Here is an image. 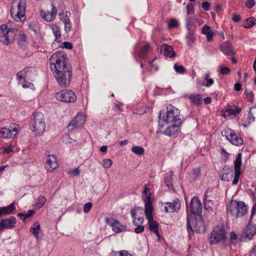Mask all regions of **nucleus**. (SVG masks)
<instances>
[{
  "instance_id": "1",
  "label": "nucleus",
  "mask_w": 256,
  "mask_h": 256,
  "mask_svg": "<svg viewBox=\"0 0 256 256\" xmlns=\"http://www.w3.org/2000/svg\"><path fill=\"white\" fill-rule=\"evenodd\" d=\"M50 68L58 85L68 87L72 77V68L66 56L62 52H56L49 59Z\"/></svg>"
},
{
  "instance_id": "2",
  "label": "nucleus",
  "mask_w": 256,
  "mask_h": 256,
  "mask_svg": "<svg viewBox=\"0 0 256 256\" xmlns=\"http://www.w3.org/2000/svg\"><path fill=\"white\" fill-rule=\"evenodd\" d=\"M26 6V0H13L10 8V14L16 22L26 18L25 14Z\"/></svg>"
},
{
  "instance_id": "3",
  "label": "nucleus",
  "mask_w": 256,
  "mask_h": 256,
  "mask_svg": "<svg viewBox=\"0 0 256 256\" xmlns=\"http://www.w3.org/2000/svg\"><path fill=\"white\" fill-rule=\"evenodd\" d=\"M248 208L244 202L232 200L227 209V212L236 218H242L247 214Z\"/></svg>"
},
{
  "instance_id": "4",
  "label": "nucleus",
  "mask_w": 256,
  "mask_h": 256,
  "mask_svg": "<svg viewBox=\"0 0 256 256\" xmlns=\"http://www.w3.org/2000/svg\"><path fill=\"white\" fill-rule=\"evenodd\" d=\"M180 114V112L178 108L172 105H169L167 107V112L166 114L164 112V115H162V111H160L159 123H160V120H162L166 123L172 122L176 124H181V119L178 118Z\"/></svg>"
},
{
  "instance_id": "5",
  "label": "nucleus",
  "mask_w": 256,
  "mask_h": 256,
  "mask_svg": "<svg viewBox=\"0 0 256 256\" xmlns=\"http://www.w3.org/2000/svg\"><path fill=\"white\" fill-rule=\"evenodd\" d=\"M30 125L32 130L36 135L41 136L44 133L46 128V123L43 114L40 112H34Z\"/></svg>"
},
{
  "instance_id": "6",
  "label": "nucleus",
  "mask_w": 256,
  "mask_h": 256,
  "mask_svg": "<svg viewBox=\"0 0 256 256\" xmlns=\"http://www.w3.org/2000/svg\"><path fill=\"white\" fill-rule=\"evenodd\" d=\"M226 230L223 226H217L210 232L208 241L211 245L216 244L226 240Z\"/></svg>"
},
{
  "instance_id": "7",
  "label": "nucleus",
  "mask_w": 256,
  "mask_h": 256,
  "mask_svg": "<svg viewBox=\"0 0 256 256\" xmlns=\"http://www.w3.org/2000/svg\"><path fill=\"white\" fill-rule=\"evenodd\" d=\"M14 36V29L8 28L6 24L0 26V42L8 45Z\"/></svg>"
},
{
  "instance_id": "8",
  "label": "nucleus",
  "mask_w": 256,
  "mask_h": 256,
  "mask_svg": "<svg viewBox=\"0 0 256 256\" xmlns=\"http://www.w3.org/2000/svg\"><path fill=\"white\" fill-rule=\"evenodd\" d=\"M56 98L58 100L64 102H73L76 100L75 93L72 90H63L56 94Z\"/></svg>"
},
{
  "instance_id": "9",
  "label": "nucleus",
  "mask_w": 256,
  "mask_h": 256,
  "mask_svg": "<svg viewBox=\"0 0 256 256\" xmlns=\"http://www.w3.org/2000/svg\"><path fill=\"white\" fill-rule=\"evenodd\" d=\"M222 136H225L226 138L234 145L238 146L242 145L244 143L243 139L235 132L234 130L230 128L222 132Z\"/></svg>"
},
{
  "instance_id": "10",
  "label": "nucleus",
  "mask_w": 256,
  "mask_h": 256,
  "mask_svg": "<svg viewBox=\"0 0 256 256\" xmlns=\"http://www.w3.org/2000/svg\"><path fill=\"white\" fill-rule=\"evenodd\" d=\"M18 124H12L8 128L4 127L0 129V136L4 138H10L18 134Z\"/></svg>"
},
{
  "instance_id": "11",
  "label": "nucleus",
  "mask_w": 256,
  "mask_h": 256,
  "mask_svg": "<svg viewBox=\"0 0 256 256\" xmlns=\"http://www.w3.org/2000/svg\"><path fill=\"white\" fill-rule=\"evenodd\" d=\"M86 121L85 116L82 114H78L68 126L70 131L72 132L83 126Z\"/></svg>"
},
{
  "instance_id": "12",
  "label": "nucleus",
  "mask_w": 256,
  "mask_h": 256,
  "mask_svg": "<svg viewBox=\"0 0 256 256\" xmlns=\"http://www.w3.org/2000/svg\"><path fill=\"white\" fill-rule=\"evenodd\" d=\"M36 74V70L34 68L28 67L18 72L16 74V78L20 80L22 79L32 80V78Z\"/></svg>"
},
{
  "instance_id": "13",
  "label": "nucleus",
  "mask_w": 256,
  "mask_h": 256,
  "mask_svg": "<svg viewBox=\"0 0 256 256\" xmlns=\"http://www.w3.org/2000/svg\"><path fill=\"white\" fill-rule=\"evenodd\" d=\"M202 206L200 200L194 197L191 200L190 204V211L192 214L196 216H202Z\"/></svg>"
},
{
  "instance_id": "14",
  "label": "nucleus",
  "mask_w": 256,
  "mask_h": 256,
  "mask_svg": "<svg viewBox=\"0 0 256 256\" xmlns=\"http://www.w3.org/2000/svg\"><path fill=\"white\" fill-rule=\"evenodd\" d=\"M234 175L232 180V184L236 185L238 184L240 176L241 174L242 166V154L238 153L234 161Z\"/></svg>"
},
{
  "instance_id": "15",
  "label": "nucleus",
  "mask_w": 256,
  "mask_h": 256,
  "mask_svg": "<svg viewBox=\"0 0 256 256\" xmlns=\"http://www.w3.org/2000/svg\"><path fill=\"white\" fill-rule=\"evenodd\" d=\"M52 8L50 11L46 12L40 10V14L41 16L46 22H50L54 20L57 14V9L54 4H51Z\"/></svg>"
},
{
  "instance_id": "16",
  "label": "nucleus",
  "mask_w": 256,
  "mask_h": 256,
  "mask_svg": "<svg viewBox=\"0 0 256 256\" xmlns=\"http://www.w3.org/2000/svg\"><path fill=\"white\" fill-rule=\"evenodd\" d=\"M251 221L249 220L248 224L242 232V237L250 240L256 234V224H251Z\"/></svg>"
},
{
  "instance_id": "17",
  "label": "nucleus",
  "mask_w": 256,
  "mask_h": 256,
  "mask_svg": "<svg viewBox=\"0 0 256 256\" xmlns=\"http://www.w3.org/2000/svg\"><path fill=\"white\" fill-rule=\"evenodd\" d=\"M16 222V218L12 216L8 218L2 219L0 221V230L4 229H10L14 227Z\"/></svg>"
},
{
  "instance_id": "18",
  "label": "nucleus",
  "mask_w": 256,
  "mask_h": 256,
  "mask_svg": "<svg viewBox=\"0 0 256 256\" xmlns=\"http://www.w3.org/2000/svg\"><path fill=\"white\" fill-rule=\"evenodd\" d=\"M164 204V211L166 212H174L178 210L180 207L178 199L174 200L172 202H166Z\"/></svg>"
},
{
  "instance_id": "19",
  "label": "nucleus",
  "mask_w": 256,
  "mask_h": 256,
  "mask_svg": "<svg viewBox=\"0 0 256 256\" xmlns=\"http://www.w3.org/2000/svg\"><path fill=\"white\" fill-rule=\"evenodd\" d=\"M233 174V170L232 168L225 166L220 172V179L224 181L229 182L232 179Z\"/></svg>"
},
{
  "instance_id": "20",
  "label": "nucleus",
  "mask_w": 256,
  "mask_h": 256,
  "mask_svg": "<svg viewBox=\"0 0 256 256\" xmlns=\"http://www.w3.org/2000/svg\"><path fill=\"white\" fill-rule=\"evenodd\" d=\"M58 166L56 157L54 155L48 154L46 162V167L47 170L52 172Z\"/></svg>"
},
{
  "instance_id": "21",
  "label": "nucleus",
  "mask_w": 256,
  "mask_h": 256,
  "mask_svg": "<svg viewBox=\"0 0 256 256\" xmlns=\"http://www.w3.org/2000/svg\"><path fill=\"white\" fill-rule=\"evenodd\" d=\"M161 52L166 57L173 58L176 56L174 48L167 44H164L161 46Z\"/></svg>"
},
{
  "instance_id": "22",
  "label": "nucleus",
  "mask_w": 256,
  "mask_h": 256,
  "mask_svg": "<svg viewBox=\"0 0 256 256\" xmlns=\"http://www.w3.org/2000/svg\"><path fill=\"white\" fill-rule=\"evenodd\" d=\"M196 224L194 226V230L198 233H204L206 232V227L202 219V216H196Z\"/></svg>"
},
{
  "instance_id": "23",
  "label": "nucleus",
  "mask_w": 256,
  "mask_h": 256,
  "mask_svg": "<svg viewBox=\"0 0 256 256\" xmlns=\"http://www.w3.org/2000/svg\"><path fill=\"white\" fill-rule=\"evenodd\" d=\"M70 14V12H66L63 14V16L61 18V20L64 24V30L66 33H68L72 28V24L70 22L69 16Z\"/></svg>"
},
{
  "instance_id": "24",
  "label": "nucleus",
  "mask_w": 256,
  "mask_h": 256,
  "mask_svg": "<svg viewBox=\"0 0 256 256\" xmlns=\"http://www.w3.org/2000/svg\"><path fill=\"white\" fill-rule=\"evenodd\" d=\"M242 110V108L234 104H228L227 108L224 114V116H238Z\"/></svg>"
},
{
  "instance_id": "25",
  "label": "nucleus",
  "mask_w": 256,
  "mask_h": 256,
  "mask_svg": "<svg viewBox=\"0 0 256 256\" xmlns=\"http://www.w3.org/2000/svg\"><path fill=\"white\" fill-rule=\"evenodd\" d=\"M108 220V218H106V222L110 224V225L112 228V230L114 232L118 233L125 230L126 226L122 224L118 220H114L112 223L110 222Z\"/></svg>"
},
{
  "instance_id": "26",
  "label": "nucleus",
  "mask_w": 256,
  "mask_h": 256,
  "mask_svg": "<svg viewBox=\"0 0 256 256\" xmlns=\"http://www.w3.org/2000/svg\"><path fill=\"white\" fill-rule=\"evenodd\" d=\"M16 210L14 202H12L7 206L0 207V218L2 216L10 214Z\"/></svg>"
},
{
  "instance_id": "27",
  "label": "nucleus",
  "mask_w": 256,
  "mask_h": 256,
  "mask_svg": "<svg viewBox=\"0 0 256 256\" xmlns=\"http://www.w3.org/2000/svg\"><path fill=\"white\" fill-rule=\"evenodd\" d=\"M153 207L152 202L148 201L145 202V214L148 220L153 218Z\"/></svg>"
},
{
  "instance_id": "28",
  "label": "nucleus",
  "mask_w": 256,
  "mask_h": 256,
  "mask_svg": "<svg viewBox=\"0 0 256 256\" xmlns=\"http://www.w3.org/2000/svg\"><path fill=\"white\" fill-rule=\"evenodd\" d=\"M149 228L151 232H154L157 237L160 238V234L158 232V224L154 219L148 220Z\"/></svg>"
},
{
  "instance_id": "29",
  "label": "nucleus",
  "mask_w": 256,
  "mask_h": 256,
  "mask_svg": "<svg viewBox=\"0 0 256 256\" xmlns=\"http://www.w3.org/2000/svg\"><path fill=\"white\" fill-rule=\"evenodd\" d=\"M220 48L224 54L226 55H230L234 53L231 44L230 42H223L220 46Z\"/></svg>"
},
{
  "instance_id": "30",
  "label": "nucleus",
  "mask_w": 256,
  "mask_h": 256,
  "mask_svg": "<svg viewBox=\"0 0 256 256\" xmlns=\"http://www.w3.org/2000/svg\"><path fill=\"white\" fill-rule=\"evenodd\" d=\"M180 124H176L174 123L171 126L167 128L164 132V134L170 136H174L178 131L179 129L178 126Z\"/></svg>"
},
{
  "instance_id": "31",
  "label": "nucleus",
  "mask_w": 256,
  "mask_h": 256,
  "mask_svg": "<svg viewBox=\"0 0 256 256\" xmlns=\"http://www.w3.org/2000/svg\"><path fill=\"white\" fill-rule=\"evenodd\" d=\"M174 175L173 172H170L165 174L164 178V182L166 186L171 190L174 189V186L172 183V176Z\"/></svg>"
},
{
  "instance_id": "32",
  "label": "nucleus",
  "mask_w": 256,
  "mask_h": 256,
  "mask_svg": "<svg viewBox=\"0 0 256 256\" xmlns=\"http://www.w3.org/2000/svg\"><path fill=\"white\" fill-rule=\"evenodd\" d=\"M51 28L52 32L55 36V40L58 42H61L62 38L60 34V27L56 24H52L51 26Z\"/></svg>"
},
{
  "instance_id": "33",
  "label": "nucleus",
  "mask_w": 256,
  "mask_h": 256,
  "mask_svg": "<svg viewBox=\"0 0 256 256\" xmlns=\"http://www.w3.org/2000/svg\"><path fill=\"white\" fill-rule=\"evenodd\" d=\"M188 98L192 103L197 106H200L202 103V96L200 94H190L188 96Z\"/></svg>"
},
{
  "instance_id": "34",
  "label": "nucleus",
  "mask_w": 256,
  "mask_h": 256,
  "mask_svg": "<svg viewBox=\"0 0 256 256\" xmlns=\"http://www.w3.org/2000/svg\"><path fill=\"white\" fill-rule=\"evenodd\" d=\"M30 232L32 233L36 238L38 240L40 238L39 236V234L40 232V224L38 222L36 221L34 223V227H32L30 228Z\"/></svg>"
},
{
  "instance_id": "35",
  "label": "nucleus",
  "mask_w": 256,
  "mask_h": 256,
  "mask_svg": "<svg viewBox=\"0 0 256 256\" xmlns=\"http://www.w3.org/2000/svg\"><path fill=\"white\" fill-rule=\"evenodd\" d=\"M34 214V210H28L26 214L24 213H18V216L24 222L26 220L31 217Z\"/></svg>"
},
{
  "instance_id": "36",
  "label": "nucleus",
  "mask_w": 256,
  "mask_h": 256,
  "mask_svg": "<svg viewBox=\"0 0 256 256\" xmlns=\"http://www.w3.org/2000/svg\"><path fill=\"white\" fill-rule=\"evenodd\" d=\"M256 24V20L254 17H250L246 20V22L244 23L243 26L244 28H252Z\"/></svg>"
},
{
  "instance_id": "37",
  "label": "nucleus",
  "mask_w": 256,
  "mask_h": 256,
  "mask_svg": "<svg viewBox=\"0 0 256 256\" xmlns=\"http://www.w3.org/2000/svg\"><path fill=\"white\" fill-rule=\"evenodd\" d=\"M46 201V199L45 196H40L38 197L36 202L35 206L37 208H40L44 206Z\"/></svg>"
},
{
  "instance_id": "38",
  "label": "nucleus",
  "mask_w": 256,
  "mask_h": 256,
  "mask_svg": "<svg viewBox=\"0 0 256 256\" xmlns=\"http://www.w3.org/2000/svg\"><path fill=\"white\" fill-rule=\"evenodd\" d=\"M206 196L204 198V208L208 212H213L212 206L213 205V202L212 200H207Z\"/></svg>"
},
{
  "instance_id": "39",
  "label": "nucleus",
  "mask_w": 256,
  "mask_h": 256,
  "mask_svg": "<svg viewBox=\"0 0 256 256\" xmlns=\"http://www.w3.org/2000/svg\"><path fill=\"white\" fill-rule=\"evenodd\" d=\"M144 149L140 146H134L132 148V152L134 154L139 155L142 156L144 154Z\"/></svg>"
},
{
  "instance_id": "40",
  "label": "nucleus",
  "mask_w": 256,
  "mask_h": 256,
  "mask_svg": "<svg viewBox=\"0 0 256 256\" xmlns=\"http://www.w3.org/2000/svg\"><path fill=\"white\" fill-rule=\"evenodd\" d=\"M210 72H208L205 74L204 79L206 80V87H210L212 85L214 84V80L212 78H209L210 76Z\"/></svg>"
},
{
  "instance_id": "41",
  "label": "nucleus",
  "mask_w": 256,
  "mask_h": 256,
  "mask_svg": "<svg viewBox=\"0 0 256 256\" xmlns=\"http://www.w3.org/2000/svg\"><path fill=\"white\" fill-rule=\"evenodd\" d=\"M150 44H146L145 46L142 48L140 52L139 55L141 58H144L150 49Z\"/></svg>"
},
{
  "instance_id": "42",
  "label": "nucleus",
  "mask_w": 256,
  "mask_h": 256,
  "mask_svg": "<svg viewBox=\"0 0 256 256\" xmlns=\"http://www.w3.org/2000/svg\"><path fill=\"white\" fill-rule=\"evenodd\" d=\"M174 68L175 71L178 74H183L186 72V68L182 66H179L177 64H175Z\"/></svg>"
},
{
  "instance_id": "43",
  "label": "nucleus",
  "mask_w": 256,
  "mask_h": 256,
  "mask_svg": "<svg viewBox=\"0 0 256 256\" xmlns=\"http://www.w3.org/2000/svg\"><path fill=\"white\" fill-rule=\"evenodd\" d=\"M143 194H144L146 198L144 199V201L146 202H152V198H151V194L150 192V189L148 188L146 186H145L144 190L143 192Z\"/></svg>"
},
{
  "instance_id": "44",
  "label": "nucleus",
  "mask_w": 256,
  "mask_h": 256,
  "mask_svg": "<svg viewBox=\"0 0 256 256\" xmlns=\"http://www.w3.org/2000/svg\"><path fill=\"white\" fill-rule=\"evenodd\" d=\"M112 255H115V256H116V255H118V256H132V254H129L128 251L126 250H121L119 252H114L113 251L111 253Z\"/></svg>"
},
{
  "instance_id": "45",
  "label": "nucleus",
  "mask_w": 256,
  "mask_h": 256,
  "mask_svg": "<svg viewBox=\"0 0 256 256\" xmlns=\"http://www.w3.org/2000/svg\"><path fill=\"white\" fill-rule=\"evenodd\" d=\"M186 228L189 234H193L194 230L190 224V216L188 214L186 218Z\"/></svg>"
},
{
  "instance_id": "46",
  "label": "nucleus",
  "mask_w": 256,
  "mask_h": 256,
  "mask_svg": "<svg viewBox=\"0 0 256 256\" xmlns=\"http://www.w3.org/2000/svg\"><path fill=\"white\" fill-rule=\"evenodd\" d=\"M15 146V144H13L12 142L9 146L6 147L4 148V150H2L3 153H10V152H13L14 150V147Z\"/></svg>"
},
{
  "instance_id": "47",
  "label": "nucleus",
  "mask_w": 256,
  "mask_h": 256,
  "mask_svg": "<svg viewBox=\"0 0 256 256\" xmlns=\"http://www.w3.org/2000/svg\"><path fill=\"white\" fill-rule=\"evenodd\" d=\"M112 164V162L110 159H104L103 160V167L104 168H110Z\"/></svg>"
},
{
  "instance_id": "48",
  "label": "nucleus",
  "mask_w": 256,
  "mask_h": 256,
  "mask_svg": "<svg viewBox=\"0 0 256 256\" xmlns=\"http://www.w3.org/2000/svg\"><path fill=\"white\" fill-rule=\"evenodd\" d=\"M200 168L193 169L192 174L194 176V180H196L200 178Z\"/></svg>"
},
{
  "instance_id": "49",
  "label": "nucleus",
  "mask_w": 256,
  "mask_h": 256,
  "mask_svg": "<svg viewBox=\"0 0 256 256\" xmlns=\"http://www.w3.org/2000/svg\"><path fill=\"white\" fill-rule=\"evenodd\" d=\"M68 174L72 176H78L80 174V170L78 168H76L73 170H70L68 172Z\"/></svg>"
},
{
  "instance_id": "50",
  "label": "nucleus",
  "mask_w": 256,
  "mask_h": 256,
  "mask_svg": "<svg viewBox=\"0 0 256 256\" xmlns=\"http://www.w3.org/2000/svg\"><path fill=\"white\" fill-rule=\"evenodd\" d=\"M245 94L246 96V98L250 102L253 101L254 98V94L252 92L248 90H246Z\"/></svg>"
},
{
  "instance_id": "51",
  "label": "nucleus",
  "mask_w": 256,
  "mask_h": 256,
  "mask_svg": "<svg viewBox=\"0 0 256 256\" xmlns=\"http://www.w3.org/2000/svg\"><path fill=\"white\" fill-rule=\"evenodd\" d=\"M92 204L91 202H88L84 206V212L85 214H87L88 212L90 210H91L92 208Z\"/></svg>"
},
{
  "instance_id": "52",
  "label": "nucleus",
  "mask_w": 256,
  "mask_h": 256,
  "mask_svg": "<svg viewBox=\"0 0 256 256\" xmlns=\"http://www.w3.org/2000/svg\"><path fill=\"white\" fill-rule=\"evenodd\" d=\"M238 236L236 232H232L230 234V239L231 242L233 244H236L237 241Z\"/></svg>"
},
{
  "instance_id": "53",
  "label": "nucleus",
  "mask_w": 256,
  "mask_h": 256,
  "mask_svg": "<svg viewBox=\"0 0 256 256\" xmlns=\"http://www.w3.org/2000/svg\"><path fill=\"white\" fill-rule=\"evenodd\" d=\"M256 4V2L254 0H248L246 2V6L250 9L254 6Z\"/></svg>"
},
{
  "instance_id": "54",
  "label": "nucleus",
  "mask_w": 256,
  "mask_h": 256,
  "mask_svg": "<svg viewBox=\"0 0 256 256\" xmlns=\"http://www.w3.org/2000/svg\"><path fill=\"white\" fill-rule=\"evenodd\" d=\"M230 72V69L228 67L224 66L220 68V73L223 75L228 74Z\"/></svg>"
},
{
  "instance_id": "55",
  "label": "nucleus",
  "mask_w": 256,
  "mask_h": 256,
  "mask_svg": "<svg viewBox=\"0 0 256 256\" xmlns=\"http://www.w3.org/2000/svg\"><path fill=\"white\" fill-rule=\"evenodd\" d=\"M187 13L188 14H192L194 12V6L192 4H188L186 6Z\"/></svg>"
},
{
  "instance_id": "56",
  "label": "nucleus",
  "mask_w": 256,
  "mask_h": 256,
  "mask_svg": "<svg viewBox=\"0 0 256 256\" xmlns=\"http://www.w3.org/2000/svg\"><path fill=\"white\" fill-rule=\"evenodd\" d=\"M195 40L196 38L192 34H190L186 36L187 43L188 45L192 44Z\"/></svg>"
},
{
  "instance_id": "57",
  "label": "nucleus",
  "mask_w": 256,
  "mask_h": 256,
  "mask_svg": "<svg viewBox=\"0 0 256 256\" xmlns=\"http://www.w3.org/2000/svg\"><path fill=\"white\" fill-rule=\"evenodd\" d=\"M178 25V21L175 19H172L168 22V27L170 28H174Z\"/></svg>"
},
{
  "instance_id": "58",
  "label": "nucleus",
  "mask_w": 256,
  "mask_h": 256,
  "mask_svg": "<svg viewBox=\"0 0 256 256\" xmlns=\"http://www.w3.org/2000/svg\"><path fill=\"white\" fill-rule=\"evenodd\" d=\"M212 31L210 26L207 25H204L202 28V33L206 35Z\"/></svg>"
},
{
  "instance_id": "59",
  "label": "nucleus",
  "mask_w": 256,
  "mask_h": 256,
  "mask_svg": "<svg viewBox=\"0 0 256 256\" xmlns=\"http://www.w3.org/2000/svg\"><path fill=\"white\" fill-rule=\"evenodd\" d=\"M202 8L206 11H208L210 9V4L208 2H204L202 4Z\"/></svg>"
},
{
  "instance_id": "60",
  "label": "nucleus",
  "mask_w": 256,
  "mask_h": 256,
  "mask_svg": "<svg viewBox=\"0 0 256 256\" xmlns=\"http://www.w3.org/2000/svg\"><path fill=\"white\" fill-rule=\"evenodd\" d=\"M62 48H66L68 50H71L72 48V44L68 42H64L63 43H62Z\"/></svg>"
},
{
  "instance_id": "61",
  "label": "nucleus",
  "mask_w": 256,
  "mask_h": 256,
  "mask_svg": "<svg viewBox=\"0 0 256 256\" xmlns=\"http://www.w3.org/2000/svg\"><path fill=\"white\" fill-rule=\"evenodd\" d=\"M144 230V226H137V227L134 229V232L136 234H139L143 232Z\"/></svg>"
},
{
  "instance_id": "62",
  "label": "nucleus",
  "mask_w": 256,
  "mask_h": 256,
  "mask_svg": "<svg viewBox=\"0 0 256 256\" xmlns=\"http://www.w3.org/2000/svg\"><path fill=\"white\" fill-rule=\"evenodd\" d=\"M142 210V208H140V207H137L134 209H133L132 211H131V214H132V217L133 219H136V211L137 210Z\"/></svg>"
},
{
  "instance_id": "63",
  "label": "nucleus",
  "mask_w": 256,
  "mask_h": 256,
  "mask_svg": "<svg viewBox=\"0 0 256 256\" xmlns=\"http://www.w3.org/2000/svg\"><path fill=\"white\" fill-rule=\"evenodd\" d=\"M256 212V200L255 204H254L252 208V210L251 212V216L250 218V221L252 220L253 216L254 215V214Z\"/></svg>"
},
{
  "instance_id": "64",
  "label": "nucleus",
  "mask_w": 256,
  "mask_h": 256,
  "mask_svg": "<svg viewBox=\"0 0 256 256\" xmlns=\"http://www.w3.org/2000/svg\"><path fill=\"white\" fill-rule=\"evenodd\" d=\"M196 85L198 88H201L203 86H206V82L204 81H202L200 80H196Z\"/></svg>"
}]
</instances>
